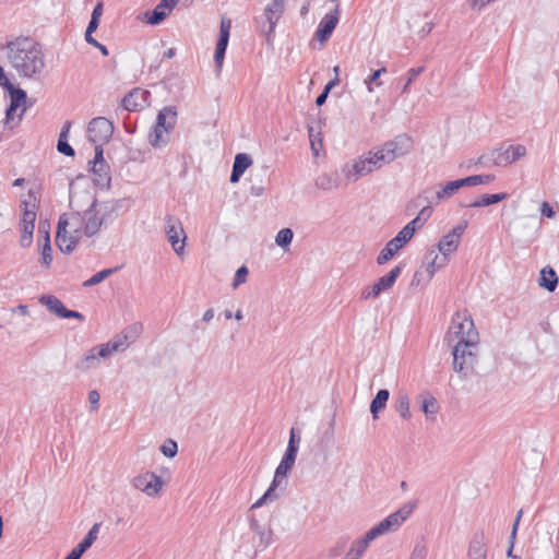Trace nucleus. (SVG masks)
Here are the masks:
<instances>
[{
    "mask_svg": "<svg viewBox=\"0 0 559 559\" xmlns=\"http://www.w3.org/2000/svg\"><path fill=\"white\" fill-rule=\"evenodd\" d=\"M116 206L108 201L94 199L90 206L81 212H71L60 216L56 241L62 252H72L83 236L97 235L102 227L112 221Z\"/></svg>",
    "mask_w": 559,
    "mask_h": 559,
    "instance_id": "1",
    "label": "nucleus"
},
{
    "mask_svg": "<svg viewBox=\"0 0 559 559\" xmlns=\"http://www.w3.org/2000/svg\"><path fill=\"white\" fill-rule=\"evenodd\" d=\"M444 341L452 347L453 370L466 379L475 369L479 356V333L466 312H456Z\"/></svg>",
    "mask_w": 559,
    "mask_h": 559,
    "instance_id": "2",
    "label": "nucleus"
},
{
    "mask_svg": "<svg viewBox=\"0 0 559 559\" xmlns=\"http://www.w3.org/2000/svg\"><path fill=\"white\" fill-rule=\"evenodd\" d=\"M5 50L11 66L21 76L32 79L39 75L45 69V57L41 46L34 39L19 37L10 41Z\"/></svg>",
    "mask_w": 559,
    "mask_h": 559,
    "instance_id": "3",
    "label": "nucleus"
},
{
    "mask_svg": "<svg viewBox=\"0 0 559 559\" xmlns=\"http://www.w3.org/2000/svg\"><path fill=\"white\" fill-rule=\"evenodd\" d=\"M129 347L128 335H117L111 341L90 348L76 362L75 369L82 373L99 367L102 359L108 358L116 352Z\"/></svg>",
    "mask_w": 559,
    "mask_h": 559,
    "instance_id": "4",
    "label": "nucleus"
},
{
    "mask_svg": "<svg viewBox=\"0 0 559 559\" xmlns=\"http://www.w3.org/2000/svg\"><path fill=\"white\" fill-rule=\"evenodd\" d=\"M415 508L416 502H408L404 504L401 509L393 512L392 514L383 519L381 522H379L377 525L371 527L367 532L368 538L371 537L374 540L381 535L396 531L404 523V521L412 514Z\"/></svg>",
    "mask_w": 559,
    "mask_h": 559,
    "instance_id": "5",
    "label": "nucleus"
},
{
    "mask_svg": "<svg viewBox=\"0 0 559 559\" xmlns=\"http://www.w3.org/2000/svg\"><path fill=\"white\" fill-rule=\"evenodd\" d=\"M164 229L175 253L182 257L186 252L187 235L181 221L175 216L167 215Z\"/></svg>",
    "mask_w": 559,
    "mask_h": 559,
    "instance_id": "6",
    "label": "nucleus"
},
{
    "mask_svg": "<svg viewBox=\"0 0 559 559\" xmlns=\"http://www.w3.org/2000/svg\"><path fill=\"white\" fill-rule=\"evenodd\" d=\"M412 139L406 134H400L393 140L385 142L381 147L377 148L382 153L383 157L390 164L394 159L400 158L409 153L412 150Z\"/></svg>",
    "mask_w": 559,
    "mask_h": 559,
    "instance_id": "7",
    "label": "nucleus"
},
{
    "mask_svg": "<svg viewBox=\"0 0 559 559\" xmlns=\"http://www.w3.org/2000/svg\"><path fill=\"white\" fill-rule=\"evenodd\" d=\"M114 132V124L105 117L93 118L87 127L88 140L94 144L107 143Z\"/></svg>",
    "mask_w": 559,
    "mask_h": 559,
    "instance_id": "8",
    "label": "nucleus"
},
{
    "mask_svg": "<svg viewBox=\"0 0 559 559\" xmlns=\"http://www.w3.org/2000/svg\"><path fill=\"white\" fill-rule=\"evenodd\" d=\"M170 485V475L164 471L159 474L153 472H143L132 480L134 489H162Z\"/></svg>",
    "mask_w": 559,
    "mask_h": 559,
    "instance_id": "9",
    "label": "nucleus"
},
{
    "mask_svg": "<svg viewBox=\"0 0 559 559\" xmlns=\"http://www.w3.org/2000/svg\"><path fill=\"white\" fill-rule=\"evenodd\" d=\"M284 10L285 0H272V2L265 7L263 16L265 17L266 22L263 24L262 31L266 36L267 43L271 41L276 23L284 13Z\"/></svg>",
    "mask_w": 559,
    "mask_h": 559,
    "instance_id": "10",
    "label": "nucleus"
},
{
    "mask_svg": "<svg viewBox=\"0 0 559 559\" xmlns=\"http://www.w3.org/2000/svg\"><path fill=\"white\" fill-rule=\"evenodd\" d=\"M0 86L10 93L11 103L7 109V119L9 120L12 118L13 112L26 102V92L11 83L2 66H0Z\"/></svg>",
    "mask_w": 559,
    "mask_h": 559,
    "instance_id": "11",
    "label": "nucleus"
},
{
    "mask_svg": "<svg viewBox=\"0 0 559 559\" xmlns=\"http://www.w3.org/2000/svg\"><path fill=\"white\" fill-rule=\"evenodd\" d=\"M467 227V222L464 221L455 226L451 231L444 235L438 242V251L449 259V255L456 251L460 246L462 235Z\"/></svg>",
    "mask_w": 559,
    "mask_h": 559,
    "instance_id": "12",
    "label": "nucleus"
},
{
    "mask_svg": "<svg viewBox=\"0 0 559 559\" xmlns=\"http://www.w3.org/2000/svg\"><path fill=\"white\" fill-rule=\"evenodd\" d=\"M314 185L318 189L328 192L347 187L345 178L342 175V169H340V171L334 170L320 174L316 178Z\"/></svg>",
    "mask_w": 559,
    "mask_h": 559,
    "instance_id": "13",
    "label": "nucleus"
},
{
    "mask_svg": "<svg viewBox=\"0 0 559 559\" xmlns=\"http://www.w3.org/2000/svg\"><path fill=\"white\" fill-rule=\"evenodd\" d=\"M341 169L347 186L368 175V169L365 168L361 155L344 163Z\"/></svg>",
    "mask_w": 559,
    "mask_h": 559,
    "instance_id": "14",
    "label": "nucleus"
},
{
    "mask_svg": "<svg viewBox=\"0 0 559 559\" xmlns=\"http://www.w3.org/2000/svg\"><path fill=\"white\" fill-rule=\"evenodd\" d=\"M338 20L340 9L338 7H336L333 12L325 14L324 17L321 20L316 31L314 38L318 39L321 44L328 41L333 31L335 29Z\"/></svg>",
    "mask_w": 559,
    "mask_h": 559,
    "instance_id": "15",
    "label": "nucleus"
},
{
    "mask_svg": "<svg viewBox=\"0 0 559 559\" xmlns=\"http://www.w3.org/2000/svg\"><path fill=\"white\" fill-rule=\"evenodd\" d=\"M493 163L497 166L509 165L526 155V148L524 145H509L504 150H498L493 152Z\"/></svg>",
    "mask_w": 559,
    "mask_h": 559,
    "instance_id": "16",
    "label": "nucleus"
},
{
    "mask_svg": "<svg viewBox=\"0 0 559 559\" xmlns=\"http://www.w3.org/2000/svg\"><path fill=\"white\" fill-rule=\"evenodd\" d=\"M230 28H231L230 20L223 19L221 21L219 38L217 40L215 53H214V61L216 63L218 71H221V69L223 67L225 51H226L228 40H229Z\"/></svg>",
    "mask_w": 559,
    "mask_h": 559,
    "instance_id": "17",
    "label": "nucleus"
},
{
    "mask_svg": "<svg viewBox=\"0 0 559 559\" xmlns=\"http://www.w3.org/2000/svg\"><path fill=\"white\" fill-rule=\"evenodd\" d=\"M177 119V108L175 106H165L158 111L155 124L167 133L171 134L176 127Z\"/></svg>",
    "mask_w": 559,
    "mask_h": 559,
    "instance_id": "18",
    "label": "nucleus"
},
{
    "mask_svg": "<svg viewBox=\"0 0 559 559\" xmlns=\"http://www.w3.org/2000/svg\"><path fill=\"white\" fill-rule=\"evenodd\" d=\"M488 546L485 533L476 532L468 545L467 555L469 559H487Z\"/></svg>",
    "mask_w": 559,
    "mask_h": 559,
    "instance_id": "19",
    "label": "nucleus"
},
{
    "mask_svg": "<svg viewBox=\"0 0 559 559\" xmlns=\"http://www.w3.org/2000/svg\"><path fill=\"white\" fill-rule=\"evenodd\" d=\"M420 411L429 421L436 420L440 406L437 399L430 392H424L417 396Z\"/></svg>",
    "mask_w": 559,
    "mask_h": 559,
    "instance_id": "20",
    "label": "nucleus"
},
{
    "mask_svg": "<svg viewBox=\"0 0 559 559\" xmlns=\"http://www.w3.org/2000/svg\"><path fill=\"white\" fill-rule=\"evenodd\" d=\"M449 262V259L441 253H437L435 250H430L425 257V269L428 274V278H432L435 273L444 267Z\"/></svg>",
    "mask_w": 559,
    "mask_h": 559,
    "instance_id": "21",
    "label": "nucleus"
},
{
    "mask_svg": "<svg viewBox=\"0 0 559 559\" xmlns=\"http://www.w3.org/2000/svg\"><path fill=\"white\" fill-rule=\"evenodd\" d=\"M22 216L20 223L35 224L36 210H37V198L31 191L28 192L27 199L22 201Z\"/></svg>",
    "mask_w": 559,
    "mask_h": 559,
    "instance_id": "22",
    "label": "nucleus"
},
{
    "mask_svg": "<svg viewBox=\"0 0 559 559\" xmlns=\"http://www.w3.org/2000/svg\"><path fill=\"white\" fill-rule=\"evenodd\" d=\"M250 528L254 532V534L259 536V546L265 548L271 542L272 531L270 525L266 523H261L252 513L250 516Z\"/></svg>",
    "mask_w": 559,
    "mask_h": 559,
    "instance_id": "23",
    "label": "nucleus"
},
{
    "mask_svg": "<svg viewBox=\"0 0 559 559\" xmlns=\"http://www.w3.org/2000/svg\"><path fill=\"white\" fill-rule=\"evenodd\" d=\"M252 165V159L248 154L239 153L236 155L233 171L230 175V182L236 183L239 181L243 173Z\"/></svg>",
    "mask_w": 559,
    "mask_h": 559,
    "instance_id": "24",
    "label": "nucleus"
},
{
    "mask_svg": "<svg viewBox=\"0 0 559 559\" xmlns=\"http://www.w3.org/2000/svg\"><path fill=\"white\" fill-rule=\"evenodd\" d=\"M460 189H462V186L459 179L439 185V188L436 191L435 202L440 203L449 200L456 194Z\"/></svg>",
    "mask_w": 559,
    "mask_h": 559,
    "instance_id": "25",
    "label": "nucleus"
},
{
    "mask_svg": "<svg viewBox=\"0 0 559 559\" xmlns=\"http://www.w3.org/2000/svg\"><path fill=\"white\" fill-rule=\"evenodd\" d=\"M372 540L373 539L371 537L368 538V533L362 537L355 539L342 559H360Z\"/></svg>",
    "mask_w": 559,
    "mask_h": 559,
    "instance_id": "26",
    "label": "nucleus"
},
{
    "mask_svg": "<svg viewBox=\"0 0 559 559\" xmlns=\"http://www.w3.org/2000/svg\"><path fill=\"white\" fill-rule=\"evenodd\" d=\"M538 285L548 292H554L558 285V276L551 266H545L540 270Z\"/></svg>",
    "mask_w": 559,
    "mask_h": 559,
    "instance_id": "27",
    "label": "nucleus"
},
{
    "mask_svg": "<svg viewBox=\"0 0 559 559\" xmlns=\"http://www.w3.org/2000/svg\"><path fill=\"white\" fill-rule=\"evenodd\" d=\"M145 92L140 88H134L122 98V106L129 111L136 110L143 106Z\"/></svg>",
    "mask_w": 559,
    "mask_h": 559,
    "instance_id": "28",
    "label": "nucleus"
},
{
    "mask_svg": "<svg viewBox=\"0 0 559 559\" xmlns=\"http://www.w3.org/2000/svg\"><path fill=\"white\" fill-rule=\"evenodd\" d=\"M170 141V134L157 127L153 126L152 130L148 133V143L154 148L165 147Z\"/></svg>",
    "mask_w": 559,
    "mask_h": 559,
    "instance_id": "29",
    "label": "nucleus"
},
{
    "mask_svg": "<svg viewBox=\"0 0 559 559\" xmlns=\"http://www.w3.org/2000/svg\"><path fill=\"white\" fill-rule=\"evenodd\" d=\"M390 397V392L386 389L379 390L376 394L374 399L370 404V413L372 414L373 419H378L379 412L385 408L386 403Z\"/></svg>",
    "mask_w": 559,
    "mask_h": 559,
    "instance_id": "30",
    "label": "nucleus"
},
{
    "mask_svg": "<svg viewBox=\"0 0 559 559\" xmlns=\"http://www.w3.org/2000/svg\"><path fill=\"white\" fill-rule=\"evenodd\" d=\"M394 408L404 420H409L412 417L411 403L408 394L400 392L394 401Z\"/></svg>",
    "mask_w": 559,
    "mask_h": 559,
    "instance_id": "31",
    "label": "nucleus"
},
{
    "mask_svg": "<svg viewBox=\"0 0 559 559\" xmlns=\"http://www.w3.org/2000/svg\"><path fill=\"white\" fill-rule=\"evenodd\" d=\"M402 248H403V246L401 243H399V241L395 240V238H392L385 245V247L380 251V253L377 258L378 264H384L385 262H388Z\"/></svg>",
    "mask_w": 559,
    "mask_h": 559,
    "instance_id": "32",
    "label": "nucleus"
},
{
    "mask_svg": "<svg viewBox=\"0 0 559 559\" xmlns=\"http://www.w3.org/2000/svg\"><path fill=\"white\" fill-rule=\"evenodd\" d=\"M402 267L400 265L392 269L388 274L380 277L374 285L379 287V290L385 292L389 290L395 283L396 278L401 274Z\"/></svg>",
    "mask_w": 559,
    "mask_h": 559,
    "instance_id": "33",
    "label": "nucleus"
},
{
    "mask_svg": "<svg viewBox=\"0 0 559 559\" xmlns=\"http://www.w3.org/2000/svg\"><path fill=\"white\" fill-rule=\"evenodd\" d=\"M290 469L292 468H289L288 466H286L285 464L280 462V464H278V466H277V468L275 471L272 484L270 485V487L267 489H277V488L286 487L287 486L288 472Z\"/></svg>",
    "mask_w": 559,
    "mask_h": 559,
    "instance_id": "34",
    "label": "nucleus"
},
{
    "mask_svg": "<svg viewBox=\"0 0 559 559\" xmlns=\"http://www.w3.org/2000/svg\"><path fill=\"white\" fill-rule=\"evenodd\" d=\"M92 171L95 175V181L98 186H107L110 182L109 168L106 163L92 165Z\"/></svg>",
    "mask_w": 559,
    "mask_h": 559,
    "instance_id": "35",
    "label": "nucleus"
},
{
    "mask_svg": "<svg viewBox=\"0 0 559 559\" xmlns=\"http://www.w3.org/2000/svg\"><path fill=\"white\" fill-rule=\"evenodd\" d=\"M508 198V194L502 193H495V194H484L480 198L473 201L469 206L472 207H483V206H489L492 204H496L498 202H501Z\"/></svg>",
    "mask_w": 559,
    "mask_h": 559,
    "instance_id": "36",
    "label": "nucleus"
},
{
    "mask_svg": "<svg viewBox=\"0 0 559 559\" xmlns=\"http://www.w3.org/2000/svg\"><path fill=\"white\" fill-rule=\"evenodd\" d=\"M39 302L46 306L51 312L61 318V313L66 311V307L60 299L52 295H43L39 298Z\"/></svg>",
    "mask_w": 559,
    "mask_h": 559,
    "instance_id": "37",
    "label": "nucleus"
},
{
    "mask_svg": "<svg viewBox=\"0 0 559 559\" xmlns=\"http://www.w3.org/2000/svg\"><path fill=\"white\" fill-rule=\"evenodd\" d=\"M39 242H41L40 263L45 266V269H49L52 262V249L49 234H46V236H44V240H39Z\"/></svg>",
    "mask_w": 559,
    "mask_h": 559,
    "instance_id": "38",
    "label": "nucleus"
},
{
    "mask_svg": "<svg viewBox=\"0 0 559 559\" xmlns=\"http://www.w3.org/2000/svg\"><path fill=\"white\" fill-rule=\"evenodd\" d=\"M308 134L311 145V151L313 156H319L320 151L323 147V140L321 136V132L319 130H316L313 127H308Z\"/></svg>",
    "mask_w": 559,
    "mask_h": 559,
    "instance_id": "39",
    "label": "nucleus"
},
{
    "mask_svg": "<svg viewBox=\"0 0 559 559\" xmlns=\"http://www.w3.org/2000/svg\"><path fill=\"white\" fill-rule=\"evenodd\" d=\"M20 227H21L20 245L23 248H28L33 242V234H34V229H35V224L20 223Z\"/></svg>",
    "mask_w": 559,
    "mask_h": 559,
    "instance_id": "40",
    "label": "nucleus"
},
{
    "mask_svg": "<svg viewBox=\"0 0 559 559\" xmlns=\"http://www.w3.org/2000/svg\"><path fill=\"white\" fill-rule=\"evenodd\" d=\"M417 226L415 225V222L411 221L399 231V234L394 238L395 240L399 241V243H401L404 247V245L407 243L413 238Z\"/></svg>",
    "mask_w": 559,
    "mask_h": 559,
    "instance_id": "41",
    "label": "nucleus"
},
{
    "mask_svg": "<svg viewBox=\"0 0 559 559\" xmlns=\"http://www.w3.org/2000/svg\"><path fill=\"white\" fill-rule=\"evenodd\" d=\"M100 523H95L92 528L88 531L86 536L78 544L85 551L93 545V543L97 539V535L99 532Z\"/></svg>",
    "mask_w": 559,
    "mask_h": 559,
    "instance_id": "42",
    "label": "nucleus"
},
{
    "mask_svg": "<svg viewBox=\"0 0 559 559\" xmlns=\"http://www.w3.org/2000/svg\"><path fill=\"white\" fill-rule=\"evenodd\" d=\"M169 13L170 12L166 10L165 7H162V4L158 3L148 16L147 23L151 25H157L164 21Z\"/></svg>",
    "mask_w": 559,
    "mask_h": 559,
    "instance_id": "43",
    "label": "nucleus"
},
{
    "mask_svg": "<svg viewBox=\"0 0 559 559\" xmlns=\"http://www.w3.org/2000/svg\"><path fill=\"white\" fill-rule=\"evenodd\" d=\"M114 272H115V269H105L100 272H97L91 278L86 280L83 283V286L91 287V286L97 285V284L102 283L103 281H105L107 277H109Z\"/></svg>",
    "mask_w": 559,
    "mask_h": 559,
    "instance_id": "44",
    "label": "nucleus"
},
{
    "mask_svg": "<svg viewBox=\"0 0 559 559\" xmlns=\"http://www.w3.org/2000/svg\"><path fill=\"white\" fill-rule=\"evenodd\" d=\"M293 237L294 233L290 228H283L277 233L275 242L278 247L285 248L290 245Z\"/></svg>",
    "mask_w": 559,
    "mask_h": 559,
    "instance_id": "45",
    "label": "nucleus"
},
{
    "mask_svg": "<svg viewBox=\"0 0 559 559\" xmlns=\"http://www.w3.org/2000/svg\"><path fill=\"white\" fill-rule=\"evenodd\" d=\"M277 499V491H264V495L251 506L250 511L253 512L254 509L267 504L269 502H274Z\"/></svg>",
    "mask_w": 559,
    "mask_h": 559,
    "instance_id": "46",
    "label": "nucleus"
},
{
    "mask_svg": "<svg viewBox=\"0 0 559 559\" xmlns=\"http://www.w3.org/2000/svg\"><path fill=\"white\" fill-rule=\"evenodd\" d=\"M385 72H386V69L384 67H382L381 69L376 70L370 76H368L365 80V84H366L369 93L373 92V87H372L373 83H376L378 86L382 85V82L379 81V78L382 73H385Z\"/></svg>",
    "mask_w": 559,
    "mask_h": 559,
    "instance_id": "47",
    "label": "nucleus"
},
{
    "mask_svg": "<svg viewBox=\"0 0 559 559\" xmlns=\"http://www.w3.org/2000/svg\"><path fill=\"white\" fill-rule=\"evenodd\" d=\"M522 514H523V510L521 509V510H519V512L516 514V518H515V521H514L513 526H512V532H511L510 539H509V548H508V551H507L508 556H511V554L513 551L514 542H515V538H516V532H518V527H519V523H520V520L522 518Z\"/></svg>",
    "mask_w": 559,
    "mask_h": 559,
    "instance_id": "48",
    "label": "nucleus"
},
{
    "mask_svg": "<svg viewBox=\"0 0 559 559\" xmlns=\"http://www.w3.org/2000/svg\"><path fill=\"white\" fill-rule=\"evenodd\" d=\"M141 331H142V324L141 323H134V324L130 325L129 328H127L126 330H123L119 335L127 334L128 335V342H129V345H130L131 343H133L135 341V338L141 333Z\"/></svg>",
    "mask_w": 559,
    "mask_h": 559,
    "instance_id": "49",
    "label": "nucleus"
},
{
    "mask_svg": "<svg viewBox=\"0 0 559 559\" xmlns=\"http://www.w3.org/2000/svg\"><path fill=\"white\" fill-rule=\"evenodd\" d=\"M424 67L412 68L407 71V81L402 88V93H407L413 81L424 72Z\"/></svg>",
    "mask_w": 559,
    "mask_h": 559,
    "instance_id": "50",
    "label": "nucleus"
},
{
    "mask_svg": "<svg viewBox=\"0 0 559 559\" xmlns=\"http://www.w3.org/2000/svg\"><path fill=\"white\" fill-rule=\"evenodd\" d=\"M160 451L165 456L174 457L178 451L177 443L174 440L168 439L162 444Z\"/></svg>",
    "mask_w": 559,
    "mask_h": 559,
    "instance_id": "51",
    "label": "nucleus"
},
{
    "mask_svg": "<svg viewBox=\"0 0 559 559\" xmlns=\"http://www.w3.org/2000/svg\"><path fill=\"white\" fill-rule=\"evenodd\" d=\"M432 207L430 205H426L412 222H415V225L420 227L432 215Z\"/></svg>",
    "mask_w": 559,
    "mask_h": 559,
    "instance_id": "52",
    "label": "nucleus"
},
{
    "mask_svg": "<svg viewBox=\"0 0 559 559\" xmlns=\"http://www.w3.org/2000/svg\"><path fill=\"white\" fill-rule=\"evenodd\" d=\"M427 552L428 551L426 545L424 543H417L414 546L409 559H426Z\"/></svg>",
    "mask_w": 559,
    "mask_h": 559,
    "instance_id": "53",
    "label": "nucleus"
},
{
    "mask_svg": "<svg viewBox=\"0 0 559 559\" xmlns=\"http://www.w3.org/2000/svg\"><path fill=\"white\" fill-rule=\"evenodd\" d=\"M361 156H362V160L365 164V168L368 169V175L373 173L377 169H380L379 165L376 163V159L370 154V152H368L367 154L361 155Z\"/></svg>",
    "mask_w": 559,
    "mask_h": 559,
    "instance_id": "54",
    "label": "nucleus"
},
{
    "mask_svg": "<svg viewBox=\"0 0 559 559\" xmlns=\"http://www.w3.org/2000/svg\"><path fill=\"white\" fill-rule=\"evenodd\" d=\"M247 276H248V269L246 266L239 267L235 274L233 287L237 288L240 284L246 283Z\"/></svg>",
    "mask_w": 559,
    "mask_h": 559,
    "instance_id": "55",
    "label": "nucleus"
},
{
    "mask_svg": "<svg viewBox=\"0 0 559 559\" xmlns=\"http://www.w3.org/2000/svg\"><path fill=\"white\" fill-rule=\"evenodd\" d=\"M381 294V292L379 290V287L376 286L374 284L371 285V286H368V287H365L361 292V298L365 299V300H368V299H374L377 298L379 295Z\"/></svg>",
    "mask_w": 559,
    "mask_h": 559,
    "instance_id": "56",
    "label": "nucleus"
},
{
    "mask_svg": "<svg viewBox=\"0 0 559 559\" xmlns=\"http://www.w3.org/2000/svg\"><path fill=\"white\" fill-rule=\"evenodd\" d=\"M57 150L59 153L64 154L66 156H74V150L66 139L58 140Z\"/></svg>",
    "mask_w": 559,
    "mask_h": 559,
    "instance_id": "57",
    "label": "nucleus"
},
{
    "mask_svg": "<svg viewBox=\"0 0 559 559\" xmlns=\"http://www.w3.org/2000/svg\"><path fill=\"white\" fill-rule=\"evenodd\" d=\"M297 453H298V451H296L294 449H286V452H285L281 463H283L286 466H288L289 468H292L295 464Z\"/></svg>",
    "mask_w": 559,
    "mask_h": 559,
    "instance_id": "58",
    "label": "nucleus"
},
{
    "mask_svg": "<svg viewBox=\"0 0 559 559\" xmlns=\"http://www.w3.org/2000/svg\"><path fill=\"white\" fill-rule=\"evenodd\" d=\"M348 539L346 537H341L335 546L331 548L330 556L337 557L342 554V551L346 548Z\"/></svg>",
    "mask_w": 559,
    "mask_h": 559,
    "instance_id": "59",
    "label": "nucleus"
},
{
    "mask_svg": "<svg viewBox=\"0 0 559 559\" xmlns=\"http://www.w3.org/2000/svg\"><path fill=\"white\" fill-rule=\"evenodd\" d=\"M336 82H337V80L335 79V80L330 81L326 84V86L324 87L323 92L316 99V105L317 106H322L325 103L330 90L336 84Z\"/></svg>",
    "mask_w": 559,
    "mask_h": 559,
    "instance_id": "60",
    "label": "nucleus"
},
{
    "mask_svg": "<svg viewBox=\"0 0 559 559\" xmlns=\"http://www.w3.org/2000/svg\"><path fill=\"white\" fill-rule=\"evenodd\" d=\"M98 25H99V21L91 17V21H90V23L87 25V28L85 31V40H86V43H88L90 40L94 39L93 33L97 29Z\"/></svg>",
    "mask_w": 559,
    "mask_h": 559,
    "instance_id": "61",
    "label": "nucleus"
},
{
    "mask_svg": "<svg viewBox=\"0 0 559 559\" xmlns=\"http://www.w3.org/2000/svg\"><path fill=\"white\" fill-rule=\"evenodd\" d=\"M459 180L461 182L462 188L479 186L481 182V179L478 178V175L469 176Z\"/></svg>",
    "mask_w": 559,
    "mask_h": 559,
    "instance_id": "62",
    "label": "nucleus"
},
{
    "mask_svg": "<svg viewBox=\"0 0 559 559\" xmlns=\"http://www.w3.org/2000/svg\"><path fill=\"white\" fill-rule=\"evenodd\" d=\"M299 442H300V437L296 433V430L294 428H292L290 433H289V441H288L287 449H294V450L298 451Z\"/></svg>",
    "mask_w": 559,
    "mask_h": 559,
    "instance_id": "63",
    "label": "nucleus"
},
{
    "mask_svg": "<svg viewBox=\"0 0 559 559\" xmlns=\"http://www.w3.org/2000/svg\"><path fill=\"white\" fill-rule=\"evenodd\" d=\"M540 214L547 218H554L556 215V212L554 211L552 206L548 202H543L540 204Z\"/></svg>",
    "mask_w": 559,
    "mask_h": 559,
    "instance_id": "64",
    "label": "nucleus"
}]
</instances>
